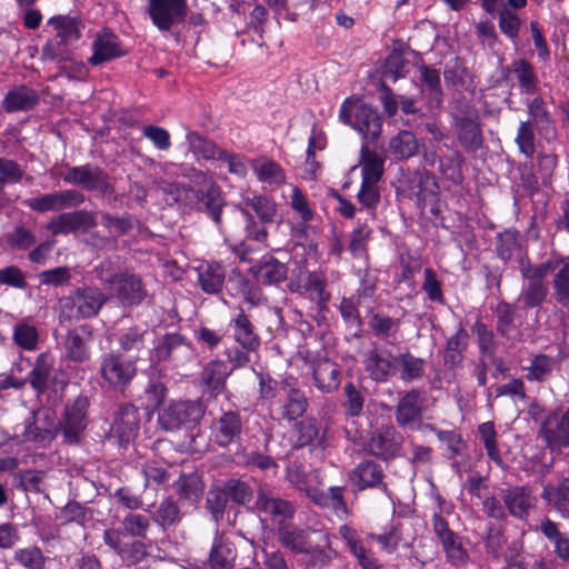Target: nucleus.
<instances>
[{"label":"nucleus","mask_w":569,"mask_h":569,"mask_svg":"<svg viewBox=\"0 0 569 569\" xmlns=\"http://www.w3.org/2000/svg\"><path fill=\"white\" fill-rule=\"evenodd\" d=\"M389 147L395 158L406 159L416 154L418 142L412 132L405 130L390 140Z\"/></svg>","instance_id":"nucleus-42"},{"label":"nucleus","mask_w":569,"mask_h":569,"mask_svg":"<svg viewBox=\"0 0 569 569\" xmlns=\"http://www.w3.org/2000/svg\"><path fill=\"white\" fill-rule=\"evenodd\" d=\"M291 209L303 221L308 222L312 219L313 212L310 203L301 190L297 187L291 188V196L289 200Z\"/></svg>","instance_id":"nucleus-58"},{"label":"nucleus","mask_w":569,"mask_h":569,"mask_svg":"<svg viewBox=\"0 0 569 569\" xmlns=\"http://www.w3.org/2000/svg\"><path fill=\"white\" fill-rule=\"evenodd\" d=\"M241 432V421L237 413L224 412L212 426L216 442L226 447L230 445Z\"/></svg>","instance_id":"nucleus-20"},{"label":"nucleus","mask_w":569,"mask_h":569,"mask_svg":"<svg viewBox=\"0 0 569 569\" xmlns=\"http://www.w3.org/2000/svg\"><path fill=\"white\" fill-rule=\"evenodd\" d=\"M83 196L76 190H62L24 200V204L38 212L60 211L83 202Z\"/></svg>","instance_id":"nucleus-9"},{"label":"nucleus","mask_w":569,"mask_h":569,"mask_svg":"<svg viewBox=\"0 0 569 569\" xmlns=\"http://www.w3.org/2000/svg\"><path fill=\"white\" fill-rule=\"evenodd\" d=\"M37 99L34 90L21 86L7 93L3 100V108L8 112L29 110L36 104Z\"/></svg>","instance_id":"nucleus-32"},{"label":"nucleus","mask_w":569,"mask_h":569,"mask_svg":"<svg viewBox=\"0 0 569 569\" xmlns=\"http://www.w3.org/2000/svg\"><path fill=\"white\" fill-rule=\"evenodd\" d=\"M151 336L147 329L141 327L129 328L118 335V342L123 351L140 350L148 337Z\"/></svg>","instance_id":"nucleus-47"},{"label":"nucleus","mask_w":569,"mask_h":569,"mask_svg":"<svg viewBox=\"0 0 569 569\" xmlns=\"http://www.w3.org/2000/svg\"><path fill=\"white\" fill-rule=\"evenodd\" d=\"M124 531L133 537H144L150 526L148 517L138 513H129L122 520Z\"/></svg>","instance_id":"nucleus-63"},{"label":"nucleus","mask_w":569,"mask_h":569,"mask_svg":"<svg viewBox=\"0 0 569 569\" xmlns=\"http://www.w3.org/2000/svg\"><path fill=\"white\" fill-rule=\"evenodd\" d=\"M555 366L552 358L546 355L536 356L527 368L526 378L529 381H543L551 373Z\"/></svg>","instance_id":"nucleus-50"},{"label":"nucleus","mask_w":569,"mask_h":569,"mask_svg":"<svg viewBox=\"0 0 569 569\" xmlns=\"http://www.w3.org/2000/svg\"><path fill=\"white\" fill-rule=\"evenodd\" d=\"M459 140L468 150H476L481 146L482 137L479 124L472 117L457 120Z\"/></svg>","instance_id":"nucleus-36"},{"label":"nucleus","mask_w":569,"mask_h":569,"mask_svg":"<svg viewBox=\"0 0 569 569\" xmlns=\"http://www.w3.org/2000/svg\"><path fill=\"white\" fill-rule=\"evenodd\" d=\"M178 488L180 495L191 503L199 501L202 495V486L196 476L180 477Z\"/></svg>","instance_id":"nucleus-60"},{"label":"nucleus","mask_w":569,"mask_h":569,"mask_svg":"<svg viewBox=\"0 0 569 569\" xmlns=\"http://www.w3.org/2000/svg\"><path fill=\"white\" fill-rule=\"evenodd\" d=\"M52 366L53 358L50 355L41 353L38 356L36 365L30 372V383L36 390L42 391L47 387L51 378Z\"/></svg>","instance_id":"nucleus-41"},{"label":"nucleus","mask_w":569,"mask_h":569,"mask_svg":"<svg viewBox=\"0 0 569 569\" xmlns=\"http://www.w3.org/2000/svg\"><path fill=\"white\" fill-rule=\"evenodd\" d=\"M67 183L82 186L88 190L103 191L108 188L107 174L98 167L86 164L72 167L63 176Z\"/></svg>","instance_id":"nucleus-12"},{"label":"nucleus","mask_w":569,"mask_h":569,"mask_svg":"<svg viewBox=\"0 0 569 569\" xmlns=\"http://www.w3.org/2000/svg\"><path fill=\"white\" fill-rule=\"evenodd\" d=\"M503 502L509 513L516 518L523 519L533 507L530 491L526 487H511L503 493Z\"/></svg>","instance_id":"nucleus-19"},{"label":"nucleus","mask_w":569,"mask_h":569,"mask_svg":"<svg viewBox=\"0 0 569 569\" xmlns=\"http://www.w3.org/2000/svg\"><path fill=\"white\" fill-rule=\"evenodd\" d=\"M368 450L370 453L388 459L397 451L396 445L383 435L372 436Z\"/></svg>","instance_id":"nucleus-64"},{"label":"nucleus","mask_w":569,"mask_h":569,"mask_svg":"<svg viewBox=\"0 0 569 569\" xmlns=\"http://www.w3.org/2000/svg\"><path fill=\"white\" fill-rule=\"evenodd\" d=\"M136 372V362L124 359L116 352H109L101 359L100 373L110 388L122 390L129 385Z\"/></svg>","instance_id":"nucleus-6"},{"label":"nucleus","mask_w":569,"mask_h":569,"mask_svg":"<svg viewBox=\"0 0 569 569\" xmlns=\"http://www.w3.org/2000/svg\"><path fill=\"white\" fill-rule=\"evenodd\" d=\"M369 325L373 333L381 338L389 337L398 328V321L383 313L372 315Z\"/></svg>","instance_id":"nucleus-62"},{"label":"nucleus","mask_w":569,"mask_h":569,"mask_svg":"<svg viewBox=\"0 0 569 569\" xmlns=\"http://www.w3.org/2000/svg\"><path fill=\"white\" fill-rule=\"evenodd\" d=\"M297 489L303 491L316 505L323 508H331L338 516L347 513V507L342 497L341 487H330L328 491L319 488L320 475L317 470L306 473Z\"/></svg>","instance_id":"nucleus-5"},{"label":"nucleus","mask_w":569,"mask_h":569,"mask_svg":"<svg viewBox=\"0 0 569 569\" xmlns=\"http://www.w3.org/2000/svg\"><path fill=\"white\" fill-rule=\"evenodd\" d=\"M497 251L499 257L505 261L512 258L523 259L521 257L520 234L513 230H506L500 233Z\"/></svg>","instance_id":"nucleus-43"},{"label":"nucleus","mask_w":569,"mask_h":569,"mask_svg":"<svg viewBox=\"0 0 569 569\" xmlns=\"http://www.w3.org/2000/svg\"><path fill=\"white\" fill-rule=\"evenodd\" d=\"M98 278L111 293L124 303H139L146 296L141 281L133 274L116 271L110 261L102 262L97 269Z\"/></svg>","instance_id":"nucleus-2"},{"label":"nucleus","mask_w":569,"mask_h":569,"mask_svg":"<svg viewBox=\"0 0 569 569\" xmlns=\"http://www.w3.org/2000/svg\"><path fill=\"white\" fill-rule=\"evenodd\" d=\"M97 226L96 217L89 211H74L62 213L53 218L49 224L48 230L52 234H68L72 232H87Z\"/></svg>","instance_id":"nucleus-11"},{"label":"nucleus","mask_w":569,"mask_h":569,"mask_svg":"<svg viewBox=\"0 0 569 569\" xmlns=\"http://www.w3.org/2000/svg\"><path fill=\"white\" fill-rule=\"evenodd\" d=\"M198 281L207 293H217L224 282V270L219 263H202L198 267Z\"/></svg>","instance_id":"nucleus-28"},{"label":"nucleus","mask_w":569,"mask_h":569,"mask_svg":"<svg viewBox=\"0 0 569 569\" xmlns=\"http://www.w3.org/2000/svg\"><path fill=\"white\" fill-rule=\"evenodd\" d=\"M432 526L446 553L447 560L452 566L465 565L469 559V555L463 548L460 538L449 529L447 521L439 515H435Z\"/></svg>","instance_id":"nucleus-7"},{"label":"nucleus","mask_w":569,"mask_h":569,"mask_svg":"<svg viewBox=\"0 0 569 569\" xmlns=\"http://www.w3.org/2000/svg\"><path fill=\"white\" fill-rule=\"evenodd\" d=\"M48 24L53 26L57 31V37L63 46L77 41L80 38L77 22L69 17H52L49 19Z\"/></svg>","instance_id":"nucleus-44"},{"label":"nucleus","mask_w":569,"mask_h":569,"mask_svg":"<svg viewBox=\"0 0 569 569\" xmlns=\"http://www.w3.org/2000/svg\"><path fill=\"white\" fill-rule=\"evenodd\" d=\"M305 553L310 556L312 565L319 569L327 567L337 557L336 550L331 548L328 533H320V543L313 545L311 541L309 550H306Z\"/></svg>","instance_id":"nucleus-40"},{"label":"nucleus","mask_w":569,"mask_h":569,"mask_svg":"<svg viewBox=\"0 0 569 569\" xmlns=\"http://www.w3.org/2000/svg\"><path fill=\"white\" fill-rule=\"evenodd\" d=\"M204 413L199 401H171L158 415L160 427L168 431L197 425Z\"/></svg>","instance_id":"nucleus-4"},{"label":"nucleus","mask_w":569,"mask_h":569,"mask_svg":"<svg viewBox=\"0 0 569 569\" xmlns=\"http://www.w3.org/2000/svg\"><path fill=\"white\" fill-rule=\"evenodd\" d=\"M231 370L221 360L210 361L201 373L202 382L209 388L211 393L217 395L223 389L224 381Z\"/></svg>","instance_id":"nucleus-31"},{"label":"nucleus","mask_w":569,"mask_h":569,"mask_svg":"<svg viewBox=\"0 0 569 569\" xmlns=\"http://www.w3.org/2000/svg\"><path fill=\"white\" fill-rule=\"evenodd\" d=\"M23 437L27 441L33 442L38 447H47L56 437V426L53 422L44 426L40 420L39 413H37L34 420L26 425Z\"/></svg>","instance_id":"nucleus-33"},{"label":"nucleus","mask_w":569,"mask_h":569,"mask_svg":"<svg viewBox=\"0 0 569 569\" xmlns=\"http://www.w3.org/2000/svg\"><path fill=\"white\" fill-rule=\"evenodd\" d=\"M251 272L257 281L272 284L284 280L287 267L272 257H263L251 267Z\"/></svg>","instance_id":"nucleus-23"},{"label":"nucleus","mask_w":569,"mask_h":569,"mask_svg":"<svg viewBox=\"0 0 569 569\" xmlns=\"http://www.w3.org/2000/svg\"><path fill=\"white\" fill-rule=\"evenodd\" d=\"M121 533L116 529H107L103 533L104 543L112 548L122 560L130 565L142 561L148 556L147 545L142 541H133L130 545H122Z\"/></svg>","instance_id":"nucleus-16"},{"label":"nucleus","mask_w":569,"mask_h":569,"mask_svg":"<svg viewBox=\"0 0 569 569\" xmlns=\"http://www.w3.org/2000/svg\"><path fill=\"white\" fill-rule=\"evenodd\" d=\"M236 558V551L231 543L222 537L216 536L210 553V562L213 569H231Z\"/></svg>","instance_id":"nucleus-38"},{"label":"nucleus","mask_w":569,"mask_h":569,"mask_svg":"<svg viewBox=\"0 0 569 569\" xmlns=\"http://www.w3.org/2000/svg\"><path fill=\"white\" fill-rule=\"evenodd\" d=\"M187 142L189 150L197 160H217L220 161L223 151L219 149L212 141L207 140L197 132L189 131L187 133Z\"/></svg>","instance_id":"nucleus-30"},{"label":"nucleus","mask_w":569,"mask_h":569,"mask_svg":"<svg viewBox=\"0 0 569 569\" xmlns=\"http://www.w3.org/2000/svg\"><path fill=\"white\" fill-rule=\"evenodd\" d=\"M139 427V412L131 406H123L116 415L111 426V433L119 439L120 445L129 443L137 435Z\"/></svg>","instance_id":"nucleus-17"},{"label":"nucleus","mask_w":569,"mask_h":569,"mask_svg":"<svg viewBox=\"0 0 569 569\" xmlns=\"http://www.w3.org/2000/svg\"><path fill=\"white\" fill-rule=\"evenodd\" d=\"M149 14L153 24L161 31H168L181 21L187 11L186 0H148Z\"/></svg>","instance_id":"nucleus-8"},{"label":"nucleus","mask_w":569,"mask_h":569,"mask_svg":"<svg viewBox=\"0 0 569 569\" xmlns=\"http://www.w3.org/2000/svg\"><path fill=\"white\" fill-rule=\"evenodd\" d=\"M24 176V169L12 159L0 157V192L3 184L19 183Z\"/></svg>","instance_id":"nucleus-53"},{"label":"nucleus","mask_w":569,"mask_h":569,"mask_svg":"<svg viewBox=\"0 0 569 569\" xmlns=\"http://www.w3.org/2000/svg\"><path fill=\"white\" fill-rule=\"evenodd\" d=\"M104 301V295L98 289H79L60 300L61 318L68 320L91 318L99 312Z\"/></svg>","instance_id":"nucleus-3"},{"label":"nucleus","mask_w":569,"mask_h":569,"mask_svg":"<svg viewBox=\"0 0 569 569\" xmlns=\"http://www.w3.org/2000/svg\"><path fill=\"white\" fill-rule=\"evenodd\" d=\"M535 132L530 121H521L516 136V143L519 151L527 158H532L536 152Z\"/></svg>","instance_id":"nucleus-51"},{"label":"nucleus","mask_w":569,"mask_h":569,"mask_svg":"<svg viewBox=\"0 0 569 569\" xmlns=\"http://www.w3.org/2000/svg\"><path fill=\"white\" fill-rule=\"evenodd\" d=\"M251 168L258 180L268 184H281L286 181V174L279 163L269 158H258L252 161Z\"/></svg>","instance_id":"nucleus-29"},{"label":"nucleus","mask_w":569,"mask_h":569,"mask_svg":"<svg viewBox=\"0 0 569 569\" xmlns=\"http://www.w3.org/2000/svg\"><path fill=\"white\" fill-rule=\"evenodd\" d=\"M233 338L247 351H256L260 346L258 335L254 332L253 326L249 318L241 310L231 321Z\"/></svg>","instance_id":"nucleus-24"},{"label":"nucleus","mask_w":569,"mask_h":569,"mask_svg":"<svg viewBox=\"0 0 569 569\" xmlns=\"http://www.w3.org/2000/svg\"><path fill=\"white\" fill-rule=\"evenodd\" d=\"M262 222H271L277 213L276 203L264 196H253L244 200Z\"/></svg>","instance_id":"nucleus-54"},{"label":"nucleus","mask_w":569,"mask_h":569,"mask_svg":"<svg viewBox=\"0 0 569 569\" xmlns=\"http://www.w3.org/2000/svg\"><path fill=\"white\" fill-rule=\"evenodd\" d=\"M425 160L430 166L438 162L440 172L452 182L459 183L461 181L462 157L458 151L451 150L448 154L438 159L436 152L427 150Z\"/></svg>","instance_id":"nucleus-21"},{"label":"nucleus","mask_w":569,"mask_h":569,"mask_svg":"<svg viewBox=\"0 0 569 569\" xmlns=\"http://www.w3.org/2000/svg\"><path fill=\"white\" fill-rule=\"evenodd\" d=\"M498 318V331L508 339L518 336V329L513 322V308L507 302H499L496 308Z\"/></svg>","instance_id":"nucleus-49"},{"label":"nucleus","mask_w":569,"mask_h":569,"mask_svg":"<svg viewBox=\"0 0 569 569\" xmlns=\"http://www.w3.org/2000/svg\"><path fill=\"white\" fill-rule=\"evenodd\" d=\"M351 480L360 490L367 487H373L381 482L382 470L377 463L365 461L359 463L353 470Z\"/></svg>","instance_id":"nucleus-37"},{"label":"nucleus","mask_w":569,"mask_h":569,"mask_svg":"<svg viewBox=\"0 0 569 569\" xmlns=\"http://www.w3.org/2000/svg\"><path fill=\"white\" fill-rule=\"evenodd\" d=\"M480 439L482 440L487 455L496 463L502 462L498 446H497V432L492 422H483L478 428Z\"/></svg>","instance_id":"nucleus-55"},{"label":"nucleus","mask_w":569,"mask_h":569,"mask_svg":"<svg viewBox=\"0 0 569 569\" xmlns=\"http://www.w3.org/2000/svg\"><path fill=\"white\" fill-rule=\"evenodd\" d=\"M512 67L521 91L525 93H535L538 80L533 67L526 60L515 61Z\"/></svg>","instance_id":"nucleus-48"},{"label":"nucleus","mask_w":569,"mask_h":569,"mask_svg":"<svg viewBox=\"0 0 569 569\" xmlns=\"http://www.w3.org/2000/svg\"><path fill=\"white\" fill-rule=\"evenodd\" d=\"M256 508L260 513L270 517L278 528L286 526L293 515V507L289 501L270 496L263 490L258 493Z\"/></svg>","instance_id":"nucleus-14"},{"label":"nucleus","mask_w":569,"mask_h":569,"mask_svg":"<svg viewBox=\"0 0 569 569\" xmlns=\"http://www.w3.org/2000/svg\"><path fill=\"white\" fill-rule=\"evenodd\" d=\"M313 380L323 392L336 390L340 385V371L337 363L329 359H320L313 365Z\"/></svg>","instance_id":"nucleus-22"},{"label":"nucleus","mask_w":569,"mask_h":569,"mask_svg":"<svg viewBox=\"0 0 569 569\" xmlns=\"http://www.w3.org/2000/svg\"><path fill=\"white\" fill-rule=\"evenodd\" d=\"M399 371L403 381H412L422 377L425 362L410 353H402L396 357V372Z\"/></svg>","instance_id":"nucleus-39"},{"label":"nucleus","mask_w":569,"mask_h":569,"mask_svg":"<svg viewBox=\"0 0 569 569\" xmlns=\"http://www.w3.org/2000/svg\"><path fill=\"white\" fill-rule=\"evenodd\" d=\"M559 270L553 279L555 298L562 306L569 305V259H558Z\"/></svg>","instance_id":"nucleus-45"},{"label":"nucleus","mask_w":569,"mask_h":569,"mask_svg":"<svg viewBox=\"0 0 569 569\" xmlns=\"http://www.w3.org/2000/svg\"><path fill=\"white\" fill-rule=\"evenodd\" d=\"M338 118L366 138L376 139L381 132L382 118L359 98H347L340 106Z\"/></svg>","instance_id":"nucleus-1"},{"label":"nucleus","mask_w":569,"mask_h":569,"mask_svg":"<svg viewBox=\"0 0 569 569\" xmlns=\"http://www.w3.org/2000/svg\"><path fill=\"white\" fill-rule=\"evenodd\" d=\"M396 357L387 349L376 348L368 353L365 360L366 370L373 380L387 381L396 373Z\"/></svg>","instance_id":"nucleus-15"},{"label":"nucleus","mask_w":569,"mask_h":569,"mask_svg":"<svg viewBox=\"0 0 569 569\" xmlns=\"http://www.w3.org/2000/svg\"><path fill=\"white\" fill-rule=\"evenodd\" d=\"M559 267L558 259L549 260L539 266L532 267L529 263L525 262L523 259L520 260V270L523 278L529 281H542V278L551 270H555Z\"/></svg>","instance_id":"nucleus-59"},{"label":"nucleus","mask_w":569,"mask_h":569,"mask_svg":"<svg viewBox=\"0 0 569 569\" xmlns=\"http://www.w3.org/2000/svg\"><path fill=\"white\" fill-rule=\"evenodd\" d=\"M228 501V492L224 488H213L209 491L207 506L216 522L219 521Z\"/></svg>","instance_id":"nucleus-61"},{"label":"nucleus","mask_w":569,"mask_h":569,"mask_svg":"<svg viewBox=\"0 0 569 569\" xmlns=\"http://www.w3.org/2000/svg\"><path fill=\"white\" fill-rule=\"evenodd\" d=\"M12 340L20 349L33 351L38 347L39 331L29 320H20L12 328Z\"/></svg>","instance_id":"nucleus-35"},{"label":"nucleus","mask_w":569,"mask_h":569,"mask_svg":"<svg viewBox=\"0 0 569 569\" xmlns=\"http://www.w3.org/2000/svg\"><path fill=\"white\" fill-rule=\"evenodd\" d=\"M66 349L70 359L82 362L89 358V351L79 330L70 331L66 340Z\"/></svg>","instance_id":"nucleus-56"},{"label":"nucleus","mask_w":569,"mask_h":569,"mask_svg":"<svg viewBox=\"0 0 569 569\" xmlns=\"http://www.w3.org/2000/svg\"><path fill=\"white\" fill-rule=\"evenodd\" d=\"M14 559L26 569H43L46 563L41 549L34 546L18 549Z\"/></svg>","instance_id":"nucleus-52"},{"label":"nucleus","mask_w":569,"mask_h":569,"mask_svg":"<svg viewBox=\"0 0 569 569\" xmlns=\"http://www.w3.org/2000/svg\"><path fill=\"white\" fill-rule=\"evenodd\" d=\"M92 51L89 62L93 66L101 64L124 54L118 37L108 29H102L96 34L92 42Z\"/></svg>","instance_id":"nucleus-13"},{"label":"nucleus","mask_w":569,"mask_h":569,"mask_svg":"<svg viewBox=\"0 0 569 569\" xmlns=\"http://www.w3.org/2000/svg\"><path fill=\"white\" fill-rule=\"evenodd\" d=\"M278 537L281 545L296 553H305L311 543L310 533L290 523L278 528Z\"/></svg>","instance_id":"nucleus-25"},{"label":"nucleus","mask_w":569,"mask_h":569,"mask_svg":"<svg viewBox=\"0 0 569 569\" xmlns=\"http://www.w3.org/2000/svg\"><path fill=\"white\" fill-rule=\"evenodd\" d=\"M420 74L422 81V92L429 97L431 103L439 104L441 102L442 96L439 72L435 69L423 66L420 68Z\"/></svg>","instance_id":"nucleus-46"},{"label":"nucleus","mask_w":569,"mask_h":569,"mask_svg":"<svg viewBox=\"0 0 569 569\" xmlns=\"http://www.w3.org/2000/svg\"><path fill=\"white\" fill-rule=\"evenodd\" d=\"M423 399L418 391H410L401 398L397 407V421L401 426H408L419 420Z\"/></svg>","instance_id":"nucleus-27"},{"label":"nucleus","mask_w":569,"mask_h":569,"mask_svg":"<svg viewBox=\"0 0 569 569\" xmlns=\"http://www.w3.org/2000/svg\"><path fill=\"white\" fill-rule=\"evenodd\" d=\"M540 433L551 450L569 447V408L560 419H548Z\"/></svg>","instance_id":"nucleus-18"},{"label":"nucleus","mask_w":569,"mask_h":569,"mask_svg":"<svg viewBox=\"0 0 569 569\" xmlns=\"http://www.w3.org/2000/svg\"><path fill=\"white\" fill-rule=\"evenodd\" d=\"M327 280L321 272H311L305 281V289L310 293L312 299L320 303H326L329 300V293L326 291Z\"/></svg>","instance_id":"nucleus-57"},{"label":"nucleus","mask_w":569,"mask_h":569,"mask_svg":"<svg viewBox=\"0 0 569 569\" xmlns=\"http://www.w3.org/2000/svg\"><path fill=\"white\" fill-rule=\"evenodd\" d=\"M361 176L366 183H379L385 171V158L368 148L361 149Z\"/></svg>","instance_id":"nucleus-26"},{"label":"nucleus","mask_w":569,"mask_h":569,"mask_svg":"<svg viewBox=\"0 0 569 569\" xmlns=\"http://www.w3.org/2000/svg\"><path fill=\"white\" fill-rule=\"evenodd\" d=\"M280 390L287 397V400L282 406V417L288 420H296L301 417L308 407L305 393L296 388H289L288 386H281Z\"/></svg>","instance_id":"nucleus-34"},{"label":"nucleus","mask_w":569,"mask_h":569,"mask_svg":"<svg viewBox=\"0 0 569 569\" xmlns=\"http://www.w3.org/2000/svg\"><path fill=\"white\" fill-rule=\"evenodd\" d=\"M88 408L89 400L86 397H78L72 403L66 407L61 428L67 441H78L80 435L87 427Z\"/></svg>","instance_id":"nucleus-10"}]
</instances>
